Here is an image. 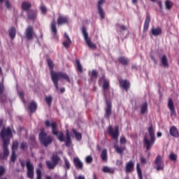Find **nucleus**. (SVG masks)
<instances>
[{
	"instance_id": "4468645a",
	"label": "nucleus",
	"mask_w": 179,
	"mask_h": 179,
	"mask_svg": "<svg viewBox=\"0 0 179 179\" xmlns=\"http://www.w3.org/2000/svg\"><path fill=\"white\" fill-rule=\"evenodd\" d=\"M168 108H169L171 112V117H176V108L174 107V102L173 101V99L171 98L169 99Z\"/></svg>"
},
{
	"instance_id": "69168bd1",
	"label": "nucleus",
	"mask_w": 179,
	"mask_h": 179,
	"mask_svg": "<svg viewBox=\"0 0 179 179\" xmlns=\"http://www.w3.org/2000/svg\"><path fill=\"white\" fill-rule=\"evenodd\" d=\"M131 2L134 5H136L138 3V0H131Z\"/></svg>"
},
{
	"instance_id": "f03ea898",
	"label": "nucleus",
	"mask_w": 179,
	"mask_h": 179,
	"mask_svg": "<svg viewBox=\"0 0 179 179\" xmlns=\"http://www.w3.org/2000/svg\"><path fill=\"white\" fill-rule=\"evenodd\" d=\"M148 130L150 135V140H148V136H145L143 138V146L145 148L146 152L150 150V149H152V146H153V145H155V142H156L153 124H150Z\"/></svg>"
},
{
	"instance_id": "f8f14e48",
	"label": "nucleus",
	"mask_w": 179,
	"mask_h": 179,
	"mask_svg": "<svg viewBox=\"0 0 179 179\" xmlns=\"http://www.w3.org/2000/svg\"><path fill=\"white\" fill-rule=\"evenodd\" d=\"M10 143L9 139L5 140L3 143V159H8V157L9 156V149L8 148V146Z\"/></svg>"
},
{
	"instance_id": "412c9836",
	"label": "nucleus",
	"mask_w": 179,
	"mask_h": 179,
	"mask_svg": "<svg viewBox=\"0 0 179 179\" xmlns=\"http://www.w3.org/2000/svg\"><path fill=\"white\" fill-rule=\"evenodd\" d=\"M170 135L173 138H179L178 129L176 126H172L169 130Z\"/></svg>"
},
{
	"instance_id": "49530a36",
	"label": "nucleus",
	"mask_w": 179,
	"mask_h": 179,
	"mask_svg": "<svg viewBox=\"0 0 179 179\" xmlns=\"http://www.w3.org/2000/svg\"><path fill=\"white\" fill-rule=\"evenodd\" d=\"M6 101V94H0V103H5Z\"/></svg>"
},
{
	"instance_id": "0e129e2a",
	"label": "nucleus",
	"mask_w": 179,
	"mask_h": 179,
	"mask_svg": "<svg viewBox=\"0 0 179 179\" xmlns=\"http://www.w3.org/2000/svg\"><path fill=\"white\" fill-rule=\"evenodd\" d=\"M19 96H20V97H23L24 96V94L23 93V92H20Z\"/></svg>"
},
{
	"instance_id": "5fc2aeb1",
	"label": "nucleus",
	"mask_w": 179,
	"mask_h": 179,
	"mask_svg": "<svg viewBox=\"0 0 179 179\" xmlns=\"http://www.w3.org/2000/svg\"><path fill=\"white\" fill-rule=\"evenodd\" d=\"M6 7L7 9H10L12 8V6L10 5V2H9V0L6 1Z\"/></svg>"
},
{
	"instance_id": "ea45409f",
	"label": "nucleus",
	"mask_w": 179,
	"mask_h": 179,
	"mask_svg": "<svg viewBox=\"0 0 179 179\" xmlns=\"http://www.w3.org/2000/svg\"><path fill=\"white\" fill-rule=\"evenodd\" d=\"M136 169H137L138 178L139 179H143V176H142V170L141 169V166L139 165V164H137Z\"/></svg>"
},
{
	"instance_id": "423d86ee",
	"label": "nucleus",
	"mask_w": 179,
	"mask_h": 179,
	"mask_svg": "<svg viewBox=\"0 0 179 179\" xmlns=\"http://www.w3.org/2000/svg\"><path fill=\"white\" fill-rule=\"evenodd\" d=\"M0 138H1L3 143L8 139L9 143H10V138H12V130L10 127L3 129L0 133Z\"/></svg>"
},
{
	"instance_id": "58836bf2",
	"label": "nucleus",
	"mask_w": 179,
	"mask_h": 179,
	"mask_svg": "<svg viewBox=\"0 0 179 179\" xmlns=\"http://www.w3.org/2000/svg\"><path fill=\"white\" fill-rule=\"evenodd\" d=\"M64 168L66 170V171H67V170H69V169H71V163L69 162V160H68V159L66 158L64 159Z\"/></svg>"
},
{
	"instance_id": "20e7f679",
	"label": "nucleus",
	"mask_w": 179,
	"mask_h": 179,
	"mask_svg": "<svg viewBox=\"0 0 179 179\" xmlns=\"http://www.w3.org/2000/svg\"><path fill=\"white\" fill-rule=\"evenodd\" d=\"M39 141L45 148H48L52 143V136L47 135V133L41 131L39 134Z\"/></svg>"
},
{
	"instance_id": "7ed1b4c3",
	"label": "nucleus",
	"mask_w": 179,
	"mask_h": 179,
	"mask_svg": "<svg viewBox=\"0 0 179 179\" xmlns=\"http://www.w3.org/2000/svg\"><path fill=\"white\" fill-rule=\"evenodd\" d=\"M45 125L47 128L51 127L52 133L57 136L60 142H65V137L64 136V133L62 131H58V124L57 122H50V120H45Z\"/></svg>"
},
{
	"instance_id": "a211bd4d",
	"label": "nucleus",
	"mask_w": 179,
	"mask_h": 179,
	"mask_svg": "<svg viewBox=\"0 0 179 179\" xmlns=\"http://www.w3.org/2000/svg\"><path fill=\"white\" fill-rule=\"evenodd\" d=\"M119 84L122 89H124L126 92H128V89H129V86H131V83L129 81L127 80H119Z\"/></svg>"
},
{
	"instance_id": "a18cd8bd",
	"label": "nucleus",
	"mask_w": 179,
	"mask_h": 179,
	"mask_svg": "<svg viewBox=\"0 0 179 179\" xmlns=\"http://www.w3.org/2000/svg\"><path fill=\"white\" fill-rule=\"evenodd\" d=\"M17 157V156L16 155V151H12V155H11L10 160H11V162H13V163H15L16 162Z\"/></svg>"
},
{
	"instance_id": "e433bc0d",
	"label": "nucleus",
	"mask_w": 179,
	"mask_h": 179,
	"mask_svg": "<svg viewBox=\"0 0 179 179\" xmlns=\"http://www.w3.org/2000/svg\"><path fill=\"white\" fill-rule=\"evenodd\" d=\"M66 141H65L66 146H70L71 143L72 142L71 141V136L69 134V131H66Z\"/></svg>"
},
{
	"instance_id": "603ef678",
	"label": "nucleus",
	"mask_w": 179,
	"mask_h": 179,
	"mask_svg": "<svg viewBox=\"0 0 179 179\" xmlns=\"http://www.w3.org/2000/svg\"><path fill=\"white\" fill-rule=\"evenodd\" d=\"M36 176H37V179H41V177H42L41 170L40 169L36 170Z\"/></svg>"
},
{
	"instance_id": "39448f33",
	"label": "nucleus",
	"mask_w": 179,
	"mask_h": 179,
	"mask_svg": "<svg viewBox=\"0 0 179 179\" xmlns=\"http://www.w3.org/2000/svg\"><path fill=\"white\" fill-rule=\"evenodd\" d=\"M82 33L84 36L85 41L89 48H92L94 50H96L97 48V45L96 43H92V39L89 38V34H87V30L86 29V27H82Z\"/></svg>"
},
{
	"instance_id": "4c0bfd02",
	"label": "nucleus",
	"mask_w": 179,
	"mask_h": 179,
	"mask_svg": "<svg viewBox=\"0 0 179 179\" xmlns=\"http://www.w3.org/2000/svg\"><path fill=\"white\" fill-rule=\"evenodd\" d=\"M73 134H74L75 136H76V139H77V141H80V139H82V134L78 132V131H76V129H73Z\"/></svg>"
},
{
	"instance_id": "dca6fc26",
	"label": "nucleus",
	"mask_w": 179,
	"mask_h": 179,
	"mask_svg": "<svg viewBox=\"0 0 179 179\" xmlns=\"http://www.w3.org/2000/svg\"><path fill=\"white\" fill-rule=\"evenodd\" d=\"M34 31L33 29V27L29 26L27 29L25 30V37L27 40L30 41L33 38V34Z\"/></svg>"
},
{
	"instance_id": "f257e3e1",
	"label": "nucleus",
	"mask_w": 179,
	"mask_h": 179,
	"mask_svg": "<svg viewBox=\"0 0 179 179\" xmlns=\"http://www.w3.org/2000/svg\"><path fill=\"white\" fill-rule=\"evenodd\" d=\"M46 61L50 69L52 82L56 90H59V82L61 80V79H64V80H66L68 83H71V78H69V76H68L66 73H64L62 71H55L54 63L52 62V60L50 58H48Z\"/></svg>"
},
{
	"instance_id": "79ce46f5",
	"label": "nucleus",
	"mask_w": 179,
	"mask_h": 179,
	"mask_svg": "<svg viewBox=\"0 0 179 179\" xmlns=\"http://www.w3.org/2000/svg\"><path fill=\"white\" fill-rule=\"evenodd\" d=\"M17 146H19V142L17 141H13L12 145V152H16V150H17Z\"/></svg>"
},
{
	"instance_id": "6ab92c4d",
	"label": "nucleus",
	"mask_w": 179,
	"mask_h": 179,
	"mask_svg": "<svg viewBox=\"0 0 179 179\" xmlns=\"http://www.w3.org/2000/svg\"><path fill=\"white\" fill-rule=\"evenodd\" d=\"M73 164L77 170H83V163L78 157H76L73 159Z\"/></svg>"
},
{
	"instance_id": "6e6552de",
	"label": "nucleus",
	"mask_w": 179,
	"mask_h": 179,
	"mask_svg": "<svg viewBox=\"0 0 179 179\" xmlns=\"http://www.w3.org/2000/svg\"><path fill=\"white\" fill-rule=\"evenodd\" d=\"M51 160L52 162L51 161L45 162L46 166L49 169V170H54V169H55L58 163H59V160H61V159L59 158V157H58V155H53L51 157Z\"/></svg>"
},
{
	"instance_id": "cd10ccee",
	"label": "nucleus",
	"mask_w": 179,
	"mask_h": 179,
	"mask_svg": "<svg viewBox=\"0 0 179 179\" xmlns=\"http://www.w3.org/2000/svg\"><path fill=\"white\" fill-rule=\"evenodd\" d=\"M151 33H152V36L157 37V36H160V34H162V28H160V27L152 28L151 29Z\"/></svg>"
},
{
	"instance_id": "37998d69",
	"label": "nucleus",
	"mask_w": 179,
	"mask_h": 179,
	"mask_svg": "<svg viewBox=\"0 0 179 179\" xmlns=\"http://www.w3.org/2000/svg\"><path fill=\"white\" fill-rule=\"evenodd\" d=\"M71 44H72V41L71 40L64 41L63 42V45L65 48H69V47H71Z\"/></svg>"
},
{
	"instance_id": "a19ab883",
	"label": "nucleus",
	"mask_w": 179,
	"mask_h": 179,
	"mask_svg": "<svg viewBox=\"0 0 179 179\" xmlns=\"http://www.w3.org/2000/svg\"><path fill=\"white\" fill-rule=\"evenodd\" d=\"M108 89H110V83H108L107 80H104L103 84V92H106V90H108Z\"/></svg>"
},
{
	"instance_id": "a878e982",
	"label": "nucleus",
	"mask_w": 179,
	"mask_h": 179,
	"mask_svg": "<svg viewBox=\"0 0 179 179\" xmlns=\"http://www.w3.org/2000/svg\"><path fill=\"white\" fill-rule=\"evenodd\" d=\"M29 110H30V113H36L37 110V103L33 101L30 103L29 106Z\"/></svg>"
},
{
	"instance_id": "3c124183",
	"label": "nucleus",
	"mask_w": 179,
	"mask_h": 179,
	"mask_svg": "<svg viewBox=\"0 0 179 179\" xmlns=\"http://www.w3.org/2000/svg\"><path fill=\"white\" fill-rule=\"evenodd\" d=\"M98 75H99V72H97V70H92L91 73V76L92 78H97Z\"/></svg>"
},
{
	"instance_id": "9b49d317",
	"label": "nucleus",
	"mask_w": 179,
	"mask_h": 179,
	"mask_svg": "<svg viewBox=\"0 0 179 179\" xmlns=\"http://www.w3.org/2000/svg\"><path fill=\"white\" fill-rule=\"evenodd\" d=\"M106 108L105 110V118L110 120V117L111 116V114H113V111L111 110L113 106L111 105V101H108V99L106 100Z\"/></svg>"
},
{
	"instance_id": "5701e85b",
	"label": "nucleus",
	"mask_w": 179,
	"mask_h": 179,
	"mask_svg": "<svg viewBox=\"0 0 179 179\" xmlns=\"http://www.w3.org/2000/svg\"><path fill=\"white\" fill-rule=\"evenodd\" d=\"M50 30L54 36H57L58 29H57V22H55V20H53L50 24Z\"/></svg>"
},
{
	"instance_id": "de8ad7c7",
	"label": "nucleus",
	"mask_w": 179,
	"mask_h": 179,
	"mask_svg": "<svg viewBox=\"0 0 179 179\" xmlns=\"http://www.w3.org/2000/svg\"><path fill=\"white\" fill-rule=\"evenodd\" d=\"M27 148H29V145L27 144V143L26 142H22L21 144H20V149L22 150H24L25 149H27Z\"/></svg>"
},
{
	"instance_id": "8fccbe9b",
	"label": "nucleus",
	"mask_w": 179,
	"mask_h": 179,
	"mask_svg": "<svg viewBox=\"0 0 179 179\" xmlns=\"http://www.w3.org/2000/svg\"><path fill=\"white\" fill-rule=\"evenodd\" d=\"M40 10L43 15H45V13H47V8H45V6H41Z\"/></svg>"
},
{
	"instance_id": "4be33fe9",
	"label": "nucleus",
	"mask_w": 179,
	"mask_h": 179,
	"mask_svg": "<svg viewBox=\"0 0 179 179\" xmlns=\"http://www.w3.org/2000/svg\"><path fill=\"white\" fill-rule=\"evenodd\" d=\"M149 24H150V14L147 13L143 25L144 31H148V29H149Z\"/></svg>"
},
{
	"instance_id": "680f3d73",
	"label": "nucleus",
	"mask_w": 179,
	"mask_h": 179,
	"mask_svg": "<svg viewBox=\"0 0 179 179\" xmlns=\"http://www.w3.org/2000/svg\"><path fill=\"white\" fill-rule=\"evenodd\" d=\"M64 37L66 38L67 41L71 40V38H69V36L67 35L66 34H64Z\"/></svg>"
},
{
	"instance_id": "6e6d98bb",
	"label": "nucleus",
	"mask_w": 179,
	"mask_h": 179,
	"mask_svg": "<svg viewBox=\"0 0 179 179\" xmlns=\"http://www.w3.org/2000/svg\"><path fill=\"white\" fill-rule=\"evenodd\" d=\"M140 162H141V163L142 164H146V162H147L146 158H145V157H141L140 158Z\"/></svg>"
},
{
	"instance_id": "ddd939ff",
	"label": "nucleus",
	"mask_w": 179,
	"mask_h": 179,
	"mask_svg": "<svg viewBox=\"0 0 179 179\" xmlns=\"http://www.w3.org/2000/svg\"><path fill=\"white\" fill-rule=\"evenodd\" d=\"M104 2H106L105 0L98 1L97 8H98V12L100 15L101 19H104L106 17V14L104 13V10H103V7H102V5L103 3H104Z\"/></svg>"
},
{
	"instance_id": "9d476101",
	"label": "nucleus",
	"mask_w": 179,
	"mask_h": 179,
	"mask_svg": "<svg viewBox=\"0 0 179 179\" xmlns=\"http://www.w3.org/2000/svg\"><path fill=\"white\" fill-rule=\"evenodd\" d=\"M155 164L157 166V171H160V170H164V162L162 159V155H157L155 160Z\"/></svg>"
},
{
	"instance_id": "f704fd0d",
	"label": "nucleus",
	"mask_w": 179,
	"mask_h": 179,
	"mask_svg": "<svg viewBox=\"0 0 179 179\" xmlns=\"http://www.w3.org/2000/svg\"><path fill=\"white\" fill-rule=\"evenodd\" d=\"M141 114H146L148 113V103L145 102L141 107Z\"/></svg>"
},
{
	"instance_id": "bb28decb",
	"label": "nucleus",
	"mask_w": 179,
	"mask_h": 179,
	"mask_svg": "<svg viewBox=\"0 0 179 179\" xmlns=\"http://www.w3.org/2000/svg\"><path fill=\"white\" fill-rule=\"evenodd\" d=\"M22 9H23V10H26L27 12H29V9H30L31 8V4L29 2V1H23L22 3Z\"/></svg>"
},
{
	"instance_id": "393cba45",
	"label": "nucleus",
	"mask_w": 179,
	"mask_h": 179,
	"mask_svg": "<svg viewBox=\"0 0 179 179\" xmlns=\"http://www.w3.org/2000/svg\"><path fill=\"white\" fill-rule=\"evenodd\" d=\"M118 62L122 64V65H129V59L125 57H120L118 58Z\"/></svg>"
},
{
	"instance_id": "09e8293b",
	"label": "nucleus",
	"mask_w": 179,
	"mask_h": 179,
	"mask_svg": "<svg viewBox=\"0 0 179 179\" xmlns=\"http://www.w3.org/2000/svg\"><path fill=\"white\" fill-rule=\"evenodd\" d=\"M85 162L86 163L90 164L93 162V157H92L91 155L87 156L85 159Z\"/></svg>"
},
{
	"instance_id": "c85d7f7f",
	"label": "nucleus",
	"mask_w": 179,
	"mask_h": 179,
	"mask_svg": "<svg viewBox=\"0 0 179 179\" xmlns=\"http://www.w3.org/2000/svg\"><path fill=\"white\" fill-rule=\"evenodd\" d=\"M76 69L80 73H83V67L82 66V64H80V61L79 59L76 60Z\"/></svg>"
},
{
	"instance_id": "bf43d9fd",
	"label": "nucleus",
	"mask_w": 179,
	"mask_h": 179,
	"mask_svg": "<svg viewBox=\"0 0 179 179\" xmlns=\"http://www.w3.org/2000/svg\"><path fill=\"white\" fill-rule=\"evenodd\" d=\"M5 173V168L0 166V177Z\"/></svg>"
},
{
	"instance_id": "2eb2a0df",
	"label": "nucleus",
	"mask_w": 179,
	"mask_h": 179,
	"mask_svg": "<svg viewBox=\"0 0 179 179\" xmlns=\"http://www.w3.org/2000/svg\"><path fill=\"white\" fill-rule=\"evenodd\" d=\"M69 23V20L68 17L64 15H59L57 18V24L59 26H62L63 24H68Z\"/></svg>"
},
{
	"instance_id": "72a5a7b5",
	"label": "nucleus",
	"mask_w": 179,
	"mask_h": 179,
	"mask_svg": "<svg viewBox=\"0 0 179 179\" xmlns=\"http://www.w3.org/2000/svg\"><path fill=\"white\" fill-rule=\"evenodd\" d=\"M173 6H174V3H173V1H171L170 0H166L165 1V8L168 10H170L171 9V8H173Z\"/></svg>"
},
{
	"instance_id": "864d4df0",
	"label": "nucleus",
	"mask_w": 179,
	"mask_h": 179,
	"mask_svg": "<svg viewBox=\"0 0 179 179\" xmlns=\"http://www.w3.org/2000/svg\"><path fill=\"white\" fill-rule=\"evenodd\" d=\"M4 90H5V86L3 85V83H0V94H3Z\"/></svg>"
},
{
	"instance_id": "338daca9",
	"label": "nucleus",
	"mask_w": 179,
	"mask_h": 179,
	"mask_svg": "<svg viewBox=\"0 0 179 179\" xmlns=\"http://www.w3.org/2000/svg\"><path fill=\"white\" fill-rule=\"evenodd\" d=\"M157 135L158 138H160V136H162V132H157Z\"/></svg>"
},
{
	"instance_id": "13d9d810",
	"label": "nucleus",
	"mask_w": 179,
	"mask_h": 179,
	"mask_svg": "<svg viewBox=\"0 0 179 179\" xmlns=\"http://www.w3.org/2000/svg\"><path fill=\"white\" fill-rule=\"evenodd\" d=\"M117 27H120L122 30H127V27L124 25H120V24H116Z\"/></svg>"
},
{
	"instance_id": "1a4fd4ad",
	"label": "nucleus",
	"mask_w": 179,
	"mask_h": 179,
	"mask_svg": "<svg viewBox=\"0 0 179 179\" xmlns=\"http://www.w3.org/2000/svg\"><path fill=\"white\" fill-rule=\"evenodd\" d=\"M27 167V176L28 178L34 179V166L31 164L30 159H27L26 162Z\"/></svg>"
},
{
	"instance_id": "e2e57ef3",
	"label": "nucleus",
	"mask_w": 179,
	"mask_h": 179,
	"mask_svg": "<svg viewBox=\"0 0 179 179\" xmlns=\"http://www.w3.org/2000/svg\"><path fill=\"white\" fill-rule=\"evenodd\" d=\"M60 93H64L65 92V87L60 88Z\"/></svg>"
},
{
	"instance_id": "473e14b6",
	"label": "nucleus",
	"mask_w": 179,
	"mask_h": 179,
	"mask_svg": "<svg viewBox=\"0 0 179 179\" xmlns=\"http://www.w3.org/2000/svg\"><path fill=\"white\" fill-rule=\"evenodd\" d=\"M114 149L116 150L117 153H119L121 155V153H123L125 150V146H118L117 145H114Z\"/></svg>"
},
{
	"instance_id": "c9c22d12",
	"label": "nucleus",
	"mask_w": 179,
	"mask_h": 179,
	"mask_svg": "<svg viewBox=\"0 0 179 179\" xmlns=\"http://www.w3.org/2000/svg\"><path fill=\"white\" fill-rule=\"evenodd\" d=\"M45 101L48 107H51V104L52 103V96L51 95L45 96Z\"/></svg>"
},
{
	"instance_id": "052dcab7",
	"label": "nucleus",
	"mask_w": 179,
	"mask_h": 179,
	"mask_svg": "<svg viewBox=\"0 0 179 179\" xmlns=\"http://www.w3.org/2000/svg\"><path fill=\"white\" fill-rule=\"evenodd\" d=\"M158 6H159L160 9H163V2L161 0L157 1Z\"/></svg>"
},
{
	"instance_id": "c03bdc74",
	"label": "nucleus",
	"mask_w": 179,
	"mask_h": 179,
	"mask_svg": "<svg viewBox=\"0 0 179 179\" xmlns=\"http://www.w3.org/2000/svg\"><path fill=\"white\" fill-rule=\"evenodd\" d=\"M177 155L173 153V152H171L170 154V156H169V159L170 160H171L172 162H176L177 161Z\"/></svg>"
},
{
	"instance_id": "2f4dec72",
	"label": "nucleus",
	"mask_w": 179,
	"mask_h": 179,
	"mask_svg": "<svg viewBox=\"0 0 179 179\" xmlns=\"http://www.w3.org/2000/svg\"><path fill=\"white\" fill-rule=\"evenodd\" d=\"M102 171L103 173H108V174H114L115 173L114 169L106 166L103 167Z\"/></svg>"
},
{
	"instance_id": "774afa93",
	"label": "nucleus",
	"mask_w": 179,
	"mask_h": 179,
	"mask_svg": "<svg viewBox=\"0 0 179 179\" xmlns=\"http://www.w3.org/2000/svg\"><path fill=\"white\" fill-rule=\"evenodd\" d=\"M78 179H85V176H78Z\"/></svg>"
},
{
	"instance_id": "4d7b16f0",
	"label": "nucleus",
	"mask_w": 179,
	"mask_h": 179,
	"mask_svg": "<svg viewBox=\"0 0 179 179\" xmlns=\"http://www.w3.org/2000/svg\"><path fill=\"white\" fill-rule=\"evenodd\" d=\"M120 143L122 145H125V143H127V139L125 138V137L120 138Z\"/></svg>"
},
{
	"instance_id": "c756f323",
	"label": "nucleus",
	"mask_w": 179,
	"mask_h": 179,
	"mask_svg": "<svg viewBox=\"0 0 179 179\" xmlns=\"http://www.w3.org/2000/svg\"><path fill=\"white\" fill-rule=\"evenodd\" d=\"M161 63L164 68H169V61L167 60V56H166V55L162 56Z\"/></svg>"
},
{
	"instance_id": "b1692460",
	"label": "nucleus",
	"mask_w": 179,
	"mask_h": 179,
	"mask_svg": "<svg viewBox=\"0 0 179 179\" xmlns=\"http://www.w3.org/2000/svg\"><path fill=\"white\" fill-rule=\"evenodd\" d=\"M8 34L11 40H14L15 37H16V28L15 27H11L8 29Z\"/></svg>"
},
{
	"instance_id": "f3484780",
	"label": "nucleus",
	"mask_w": 179,
	"mask_h": 179,
	"mask_svg": "<svg viewBox=\"0 0 179 179\" xmlns=\"http://www.w3.org/2000/svg\"><path fill=\"white\" fill-rule=\"evenodd\" d=\"M134 167H135V163H134V161H129L126 164L125 173L127 174L132 173L134 171Z\"/></svg>"
},
{
	"instance_id": "7c9ffc66",
	"label": "nucleus",
	"mask_w": 179,
	"mask_h": 179,
	"mask_svg": "<svg viewBox=\"0 0 179 179\" xmlns=\"http://www.w3.org/2000/svg\"><path fill=\"white\" fill-rule=\"evenodd\" d=\"M101 159L103 162H107V159H108V156L107 154V149H103L101 154Z\"/></svg>"
},
{
	"instance_id": "0eeeda50",
	"label": "nucleus",
	"mask_w": 179,
	"mask_h": 179,
	"mask_svg": "<svg viewBox=\"0 0 179 179\" xmlns=\"http://www.w3.org/2000/svg\"><path fill=\"white\" fill-rule=\"evenodd\" d=\"M108 132L113 139L118 141V137L120 136V127L118 126H115V128L113 126H109Z\"/></svg>"
},
{
	"instance_id": "aec40b11",
	"label": "nucleus",
	"mask_w": 179,
	"mask_h": 179,
	"mask_svg": "<svg viewBox=\"0 0 179 179\" xmlns=\"http://www.w3.org/2000/svg\"><path fill=\"white\" fill-rule=\"evenodd\" d=\"M27 15L29 20H35L37 18V11L34 10H28Z\"/></svg>"
}]
</instances>
